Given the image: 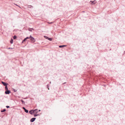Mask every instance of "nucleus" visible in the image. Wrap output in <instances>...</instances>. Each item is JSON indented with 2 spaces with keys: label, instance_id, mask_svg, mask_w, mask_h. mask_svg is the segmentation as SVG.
Listing matches in <instances>:
<instances>
[{
  "label": "nucleus",
  "instance_id": "f257e3e1",
  "mask_svg": "<svg viewBox=\"0 0 125 125\" xmlns=\"http://www.w3.org/2000/svg\"><path fill=\"white\" fill-rule=\"evenodd\" d=\"M30 40L32 42H34L35 41V38L32 37L31 35L30 36Z\"/></svg>",
  "mask_w": 125,
  "mask_h": 125
},
{
  "label": "nucleus",
  "instance_id": "f03ea898",
  "mask_svg": "<svg viewBox=\"0 0 125 125\" xmlns=\"http://www.w3.org/2000/svg\"><path fill=\"white\" fill-rule=\"evenodd\" d=\"M34 111L33 110V109L29 111V113L31 115H33V113H34Z\"/></svg>",
  "mask_w": 125,
  "mask_h": 125
},
{
  "label": "nucleus",
  "instance_id": "7ed1b4c3",
  "mask_svg": "<svg viewBox=\"0 0 125 125\" xmlns=\"http://www.w3.org/2000/svg\"><path fill=\"white\" fill-rule=\"evenodd\" d=\"M1 83L4 86H7V85L9 84L8 83H5L3 81L1 82Z\"/></svg>",
  "mask_w": 125,
  "mask_h": 125
},
{
  "label": "nucleus",
  "instance_id": "20e7f679",
  "mask_svg": "<svg viewBox=\"0 0 125 125\" xmlns=\"http://www.w3.org/2000/svg\"><path fill=\"white\" fill-rule=\"evenodd\" d=\"M10 92H11L10 90H6V91L5 92V94H9L10 93Z\"/></svg>",
  "mask_w": 125,
  "mask_h": 125
},
{
  "label": "nucleus",
  "instance_id": "39448f33",
  "mask_svg": "<svg viewBox=\"0 0 125 125\" xmlns=\"http://www.w3.org/2000/svg\"><path fill=\"white\" fill-rule=\"evenodd\" d=\"M38 112V111L36 112L35 113L36 114H34V117H36L37 116H39L40 115V114H37Z\"/></svg>",
  "mask_w": 125,
  "mask_h": 125
},
{
  "label": "nucleus",
  "instance_id": "423d86ee",
  "mask_svg": "<svg viewBox=\"0 0 125 125\" xmlns=\"http://www.w3.org/2000/svg\"><path fill=\"white\" fill-rule=\"evenodd\" d=\"M36 118L35 117H33L31 118L30 120V122H33L35 120Z\"/></svg>",
  "mask_w": 125,
  "mask_h": 125
},
{
  "label": "nucleus",
  "instance_id": "0eeeda50",
  "mask_svg": "<svg viewBox=\"0 0 125 125\" xmlns=\"http://www.w3.org/2000/svg\"><path fill=\"white\" fill-rule=\"evenodd\" d=\"M90 2H92L91 4H95L96 3H97L96 1L95 0H94L93 1H91Z\"/></svg>",
  "mask_w": 125,
  "mask_h": 125
},
{
  "label": "nucleus",
  "instance_id": "6e6552de",
  "mask_svg": "<svg viewBox=\"0 0 125 125\" xmlns=\"http://www.w3.org/2000/svg\"><path fill=\"white\" fill-rule=\"evenodd\" d=\"M66 45H60L59 46V47L60 48H63L64 47H66Z\"/></svg>",
  "mask_w": 125,
  "mask_h": 125
},
{
  "label": "nucleus",
  "instance_id": "1a4fd4ad",
  "mask_svg": "<svg viewBox=\"0 0 125 125\" xmlns=\"http://www.w3.org/2000/svg\"><path fill=\"white\" fill-rule=\"evenodd\" d=\"M28 30L29 31H32V30H34V29L33 28H28Z\"/></svg>",
  "mask_w": 125,
  "mask_h": 125
},
{
  "label": "nucleus",
  "instance_id": "9d476101",
  "mask_svg": "<svg viewBox=\"0 0 125 125\" xmlns=\"http://www.w3.org/2000/svg\"><path fill=\"white\" fill-rule=\"evenodd\" d=\"M21 102L22 104H25V102L23 100H21Z\"/></svg>",
  "mask_w": 125,
  "mask_h": 125
},
{
  "label": "nucleus",
  "instance_id": "9b49d317",
  "mask_svg": "<svg viewBox=\"0 0 125 125\" xmlns=\"http://www.w3.org/2000/svg\"><path fill=\"white\" fill-rule=\"evenodd\" d=\"M28 8H33V7L31 5H28Z\"/></svg>",
  "mask_w": 125,
  "mask_h": 125
},
{
  "label": "nucleus",
  "instance_id": "f8f14e48",
  "mask_svg": "<svg viewBox=\"0 0 125 125\" xmlns=\"http://www.w3.org/2000/svg\"><path fill=\"white\" fill-rule=\"evenodd\" d=\"M6 111V110L5 109H4L2 110H1V112L2 113V112H4L5 111Z\"/></svg>",
  "mask_w": 125,
  "mask_h": 125
},
{
  "label": "nucleus",
  "instance_id": "ddd939ff",
  "mask_svg": "<svg viewBox=\"0 0 125 125\" xmlns=\"http://www.w3.org/2000/svg\"><path fill=\"white\" fill-rule=\"evenodd\" d=\"M17 38V37L16 35H14L13 37V38L14 39H16Z\"/></svg>",
  "mask_w": 125,
  "mask_h": 125
},
{
  "label": "nucleus",
  "instance_id": "4468645a",
  "mask_svg": "<svg viewBox=\"0 0 125 125\" xmlns=\"http://www.w3.org/2000/svg\"><path fill=\"white\" fill-rule=\"evenodd\" d=\"M5 89L6 90H8V88L7 87V86H5Z\"/></svg>",
  "mask_w": 125,
  "mask_h": 125
},
{
  "label": "nucleus",
  "instance_id": "2eb2a0df",
  "mask_svg": "<svg viewBox=\"0 0 125 125\" xmlns=\"http://www.w3.org/2000/svg\"><path fill=\"white\" fill-rule=\"evenodd\" d=\"M13 42V40L11 39L10 41V43L11 44H12Z\"/></svg>",
  "mask_w": 125,
  "mask_h": 125
},
{
  "label": "nucleus",
  "instance_id": "dca6fc26",
  "mask_svg": "<svg viewBox=\"0 0 125 125\" xmlns=\"http://www.w3.org/2000/svg\"><path fill=\"white\" fill-rule=\"evenodd\" d=\"M24 111L27 113H28V110L26 109Z\"/></svg>",
  "mask_w": 125,
  "mask_h": 125
},
{
  "label": "nucleus",
  "instance_id": "f3484780",
  "mask_svg": "<svg viewBox=\"0 0 125 125\" xmlns=\"http://www.w3.org/2000/svg\"><path fill=\"white\" fill-rule=\"evenodd\" d=\"M44 37L46 39H48L49 37L47 36H44Z\"/></svg>",
  "mask_w": 125,
  "mask_h": 125
},
{
  "label": "nucleus",
  "instance_id": "a211bd4d",
  "mask_svg": "<svg viewBox=\"0 0 125 125\" xmlns=\"http://www.w3.org/2000/svg\"><path fill=\"white\" fill-rule=\"evenodd\" d=\"M26 38H25L23 40L22 43H23V42H25L26 41Z\"/></svg>",
  "mask_w": 125,
  "mask_h": 125
},
{
  "label": "nucleus",
  "instance_id": "6ab92c4d",
  "mask_svg": "<svg viewBox=\"0 0 125 125\" xmlns=\"http://www.w3.org/2000/svg\"><path fill=\"white\" fill-rule=\"evenodd\" d=\"M48 40L50 41H51L52 40V38H48Z\"/></svg>",
  "mask_w": 125,
  "mask_h": 125
},
{
  "label": "nucleus",
  "instance_id": "aec40b11",
  "mask_svg": "<svg viewBox=\"0 0 125 125\" xmlns=\"http://www.w3.org/2000/svg\"><path fill=\"white\" fill-rule=\"evenodd\" d=\"M33 110L34 111V112H36L38 111V109H33Z\"/></svg>",
  "mask_w": 125,
  "mask_h": 125
},
{
  "label": "nucleus",
  "instance_id": "412c9836",
  "mask_svg": "<svg viewBox=\"0 0 125 125\" xmlns=\"http://www.w3.org/2000/svg\"><path fill=\"white\" fill-rule=\"evenodd\" d=\"M25 38H26V40L27 39H30V37H26Z\"/></svg>",
  "mask_w": 125,
  "mask_h": 125
},
{
  "label": "nucleus",
  "instance_id": "4be33fe9",
  "mask_svg": "<svg viewBox=\"0 0 125 125\" xmlns=\"http://www.w3.org/2000/svg\"><path fill=\"white\" fill-rule=\"evenodd\" d=\"M47 88H48V89L49 90V84H48L47 85Z\"/></svg>",
  "mask_w": 125,
  "mask_h": 125
},
{
  "label": "nucleus",
  "instance_id": "5701e85b",
  "mask_svg": "<svg viewBox=\"0 0 125 125\" xmlns=\"http://www.w3.org/2000/svg\"><path fill=\"white\" fill-rule=\"evenodd\" d=\"M6 107L7 108H9L10 107L9 106H8V105H7V106H6Z\"/></svg>",
  "mask_w": 125,
  "mask_h": 125
},
{
  "label": "nucleus",
  "instance_id": "b1692460",
  "mask_svg": "<svg viewBox=\"0 0 125 125\" xmlns=\"http://www.w3.org/2000/svg\"><path fill=\"white\" fill-rule=\"evenodd\" d=\"M13 90L14 92H16L17 91V90L14 89H13Z\"/></svg>",
  "mask_w": 125,
  "mask_h": 125
},
{
  "label": "nucleus",
  "instance_id": "393cba45",
  "mask_svg": "<svg viewBox=\"0 0 125 125\" xmlns=\"http://www.w3.org/2000/svg\"><path fill=\"white\" fill-rule=\"evenodd\" d=\"M22 108L24 109V110H25V109H26V108H25L24 107H22Z\"/></svg>",
  "mask_w": 125,
  "mask_h": 125
},
{
  "label": "nucleus",
  "instance_id": "a878e982",
  "mask_svg": "<svg viewBox=\"0 0 125 125\" xmlns=\"http://www.w3.org/2000/svg\"><path fill=\"white\" fill-rule=\"evenodd\" d=\"M8 49H12V48H10V47H9V48H8Z\"/></svg>",
  "mask_w": 125,
  "mask_h": 125
},
{
  "label": "nucleus",
  "instance_id": "bb28decb",
  "mask_svg": "<svg viewBox=\"0 0 125 125\" xmlns=\"http://www.w3.org/2000/svg\"><path fill=\"white\" fill-rule=\"evenodd\" d=\"M40 111H41V110H38V112H40Z\"/></svg>",
  "mask_w": 125,
  "mask_h": 125
},
{
  "label": "nucleus",
  "instance_id": "cd10ccee",
  "mask_svg": "<svg viewBox=\"0 0 125 125\" xmlns=\"http://www.w3.org/2000/svg\"><path fill=\"white\" fill-rule=\"evenodd\" d=\"M125 54V51H124V54Z\"/></svg>",
  "mask_w": 125,
  "mask_h": 125
},
{
  "label": "nucleus",
  "instance_id": "c85d7f7f",
  "mask_svg": "<svg viewBox=\"0 0 125 125\" xmlns=\"http://www.w3.org/2000/svg\"><path fill=\"white\" fill-rule=\"evenodd\" d=\"M66 83V82H65V83H63V84H65V83Z\"/></svg>",
  "mask_w": 125,
  "mask_h": 125
},
{
  "label": "nucleus",
  "instance_id": "c756f323",
  "mask_svg": "<svg viewBox=\"0 0 125 125\" xmlns=\"http://www.w3.org/2000/svg\"><path fill=\"white\" fill-rule=\"evenodd\" d=\"M53 23L52 22H51L50 23Z\"/></svg>",
  "mask_w": 125,
  "mask_h": 125
},
{
  "label": "nucleus",
  "instance_id": "7c9ffc66",
  "mask_svg": "<svg viewBox=\"0 0 125 125\" xmlns=\"http://www.w3.org/2000/svg\"><path fill=\"white\" fill-rule=\"evenodd\" d=\"M50 84H51V82H50Z\"/></svg>",
  "mask_w": 125,
  "mask_h": 125
}]
</instances>
